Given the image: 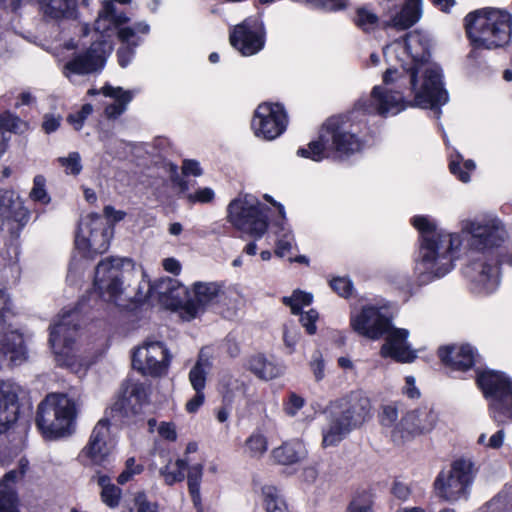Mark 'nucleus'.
I'll return each mask as SVG.
<instances>
[{
    "instance_id": "obj_1",
    "label": "nucleus",
    "mask_w": 512,
    "mask_h": 512,
    "mask_svg": "<svg viewBox=\"0 0 512 512\" xmlns=\"http://www.w3.org/2000/svg\"><path fill=\"white\" fill-rule=\"evenodd\" d=\"M440 66L433 61L406 64L398 69H387L383 75L386 85L394 84L398 89L412 96L407 103L420 108H434L448 101V92L444 88Z\"/></svg>"
},
{
    "instance_id": "obj_2",
    "label": "nucleus",
    "mask_w": 512,
    "mask_h": 512,
    "mask_svg": "<svg viewBox=\"0 0 512 512\" xmlns=\"http://www.w3.org/2000/svg\"><path fill=\"white\" fill-rule=\"evenodd\" d=\"M412 225L420 232L421 245L417 270L422 282L445 276L453 269L461 239L458 234L438 230L434 221L426 216H415Z\"/></svg>"
},
{
    "instance_id": "obj_3",
    "label": "nucleus",
    "mask_w": 512,
    "mask_h": 512,
    "mask_svg": "<svg viewBox=\"0 0 512 512\" xmlns=\"http://www.w3.org/2000/svg\"><path fill=\"white\" fill-rule=\"evenodd\" d=\"M371 403L363 393L355 391L333 401L326 410L327 424L322 428V446L334 447L369 417Z\"/></svg>"
},
{
    "instance_id": "obj_4",
    "label": "nucleus",
    "mask_w": 512,
    "mask_h": 512,
    "mask_svg": "<svg viewBox=\"0 0 512 512\" xmlns=\"http://www.w3.org/2000/svg\"><path fill=\"white\" fill-rule=\"evenodd\" d=\"M78 403L67 394H49L37 409L36 425L44 438L55 440L74 431Z\"/></svg>"
},
{
    "instance_id": "obj_5",
    "label": "nucleus",
    "mask_w": 512,
    "mask_h": 512,
    "mask_svg": "<svg viewBox=\"0 0 512 512\" xmlns=\"http://www.w3.org/2000/svg\"><path fill=\"white\" fill-rule=\"evenodd\" d=\"M351 128L348 118L332 116L324 123L319 139L310 142L308 148L299 149L297 154L320 161L325 157L324 151L329 145L342 155L357 152L361 148V142Z\"/></svg>"
},
{
    "instance_id": "obj_6",
    "label": "nucleus",
    "mask_w": 512,
    "mask_h": 512,
    "mask_svg": "<svg viewBox=\"0 0 512 512\" xmlns=\"http://www.w3.org/2000/svg\"><path fill=\"white\" fill-rule=\"evenodd\" d=\"M142 276L131 259L108 257L95 268L94 288L105 301L116 302L131 287L132 279Z\"/></svg>"
},
{
    "instance_id": "obj_7",
    "label": "nucleus",
    "mask_w": 512,
    "mask_h": 512,
    "mask_svg": "<svg viewBox=\"0 0 512 512\" xmlns=\"http://www.w3.org/2000/svg\"><path fill=\"white\" fill-rule=\"evenodd\" d=\"M268 210L256 197L247 194L230 202L227 219L236 229L260 239L268 229Z\"/></svg>"
},
{
    "instance_id": "obj_8",
    "label": "nucleus",
    "mask_w": 512,
    "mask_h": 512,
    "mask_svg": "<svg viewBox=\"0 0 512 512\" xmlns=\"http://www.w3.org/2000/svg\"><path fill=\"white\" fill-rule=\"evenodd\" d=\"M476 472L470 459L461 458L453 461L450 468L441 471L435 480L438 495L448 502L467 499Z\"/></svg>"
},
{
    "instance_id": "obj_9",
    "label": "nucleus",
    "mask_w": 512,
    "mask_h": 512,
    "mask_svg": "<svg viewBox=\"0 0 512 512\" xmlns=\"http://www.w3.org/2000/svg\"><path fill=\"white\" fill-rule=\"evenodd\" d=\"M231 304L223 286L217 282H196L193 290L188 291L184 306L185 313L189 318H195L203 313L208 307H214L224 317H231L235 313V306Z\"/></svg>"
},
{
    "instance_id": "obj_10",
    "label": "nucleus",
    "mask_w": 512,
    "mask_h": 512,
    "mask_svg": "<svg viewBox=\"0 0 512 512\" xmlns=\"http://www.w3.org/2000/svg\"><path fill=\"white\" fill-rule=\"evenodd\" d=\"M111 233L108 220L96 213L88 214L79 223L76 247L87 257L102 254L109 248Z\"/></svg>"
},
{
    "instance_id": "obj_11",
    "label": "nucleus",
    "mask_w": 512,
    "mask_h": 512,
    "mask_svg": "<svg viewBox=\"0 0 512 512\" xmlns=\"http://www.w3.org/2000/svg\"><path fill=\"white\" fill-rule=\"evenodd\" d=\"M463 230L470 233L469 240L471 253H489L494 248L500 247L507 239V231L502 221L494 216H488L480 220L469 221L463 226Z\"/></svg>"
},
{
    "instance_id": "obj_12",
    "label": "nucleus",
    "mask_w": 512,
    "mask_h": 512,
    "mask_svg": "<svg viewBox=\"0 0 512 512\" xmlns=\"http://www.w3.org/2000/svg\"><path fill=\"white\" fill-rule=\"evenodd\" d=\"M101 34L100 39L94 41L83 53L76 54L63 67V74L69 78L71 74L87 75L101 70L106 58L113 50L112 43Z\"/></svg>"
},
{
    "instance_id": "obj_13",
    "label": "nucleus",
    "mask_w": 512,
    "mask_h": 512,
    "mask_svg": "<svg viewBox=\"0 0 512 512\" xmlns=\"http://www.w3.org/2000/svg\"><path fill=\"white\" fill-rule=\"evenodd\" d=\"M112 448L110 422L103 418L94 426L89 440L80 451L78 458L84 465L106 467L111 463Z\"/></svg>"
},
{
    "instance_id": "obj_14",
    "label": "nucleus",
    "mask_w": 512,
    "mask_h": 512,
    "mask_svg": "<svg viewBox=\"0 0 512 512\" xmlns=\"http://www.w3.org/2000/svg\"><path fill=\"white\" fill-rule=\"evenodd\" d=\"M171 355L163 342L147 341L132 356V366L143 375L158 377L166 374Z\"/></svg>"
},
{
    "instance_id": "obj_15",
    "label": "nucleus",
    "mask_w": 512,
    "mask_h": 512,
    "mask_svg": "<svg viewBox=\"0 0 512 512\" xmlns=\"http://www.w3.org/2000/svg\"><path fill=\"white\" fill-rule=\"evenodd\" d=\"M79 313L70 310L61 314L50 326L49 343L55 355L69 358L76 346Z\"/></svg>"
},
{
    "instance_id": "obj_16",
    "label": "nucleus",
    "mask_w": 512,
    "mask_h": 512,
    "mask_svg": "<svg viewBox=\"0 0 512 512\" xmlns=\"http://www.w3.org/2000/svg\"><path fill=\"white\" fill-rule=\"evenodd\" d=\"M438 420L432 407L423 406L409 411L391 431L394 442L401 443L414 436L430 432Z\"/></svg>"
},
{
    "instance_id": "obj_17",
    "label": "nucleus",
    "mask_w": 512,
    "mask_h": 512,
    "mask_svg": "<svg viewBox=\"0 0 512 512\" xmlns=\"http://www.w3.org/2000/svg\"><path fill=\"white\" fill-rule=\"evenodd\" d=\"M391 326V317L382 307L364 306L359 313L351 316L352 329L370 340L382 338Z\"/></svg>"
},
{
    "instance_id": "obj_18",
    "label": "nucleus",
    "mask_w": 512,
    "mask_h": 512,
    "mask_svg": "<svg viewBox=\"0 0 512 512\" xmlns=\"http://www.w3.org/2000/svg\"><path fill=\"white\" fill-rule=\"evenodd\" d=\"M477 384L485 397H492V406L512 416V382L502 373L483 371L477 376Z\"/></svg>"
},
{
    "instance_id": "obj_19",
    "label": "nucleus",
    "mask_w": 512,
    "mask_h": 512,
    "mask_svg": "<svg viewBox=\"0 0 512 512\" xmlns=\"http://www.w3.org/2000/svg\"><path fill=\"white\" fill-rule=\"evenodd\" d=\"M287 116L279 104H260L255 110L251 126L257 136L272 140L286 129Z\"/></svg>"
},
{
    "instance_id": "obj_20",
    "label": "nucleus",
    "mask_w": 512,
    "mask_h": 512,
    "mask_svg": "<svg viewBox=\"0 0 512 512\" xmlns=\"http://www.w3.org/2000/svg\"><path fill=\"white\" fill-rule=\"evenodd\" d=\"M406 91H386L380 86H375L367 100H360L357 106L366 113L396 114L405 108Z\"/></svg>"
},
{
    "instance_id": "obj_21",
    "label": "nucleus",
    "mask_w": 512,
    "mask_h": 512,
    "mask_svg": "<svg viewBox=\"0 0 512 512\" xmlns=\"http://www.w3.org/2000/svg\"><path fill=\"white\" fill-rule=\"evenodd\" d=\"M385 335V343L380 349L382 357L391 358L401 363H410L416 359V352L410 348L407 342L408 330L391 326Z\"/></svg>"
},
{
    "instance_id": "obj_22",
    "label": "nucleus",
    "mask_w": 512,
    "mask_h": 512,
    "mask_svg": "<svg viewBox=\"0 0 512 512\" xmlns=\"http://www.w3.org/2000/svg\"><path fill=\"white\" fill-rule=\"evenodd\" d=\"M126 22L127 18L124 14L116 13L113 2L104 1L95 21L94 32H109L112 30H116V32H147L149 30V26L144 22L137 23L134 27L122 28V25Z\"/></svg>"
},
{
    "instance_id": "obj_23",
    "label": "nucleus",
    "mask_w": 512,
    "mask_h": 512,
    "mask_svg": "<svg viewBox=\"0 0 512 512\" xmlns=\"http://www.w3.org/2000/svg\"><path fill=\"white\" fill-rule=\"evenodd\" d=\"M144 285L148 290H152L154 298H157L165 306H182L184 308L188 290L178 280L166 277L159 279L153 284L145 282Z\"/></svg>"
},
{
    "instance_id": "obj_24",
    "label": "nucleus",
    "mask_w": 512,
    "mask_h": 512,
    "mask_svg": "<svg viewBox=\"0 0 512 512\" xmlns=\"http://www.w3.org/2000/svg\"><path fill=\"white\" fill-rule=\"evenodd\" d=\"M441 361L453 370L465 371L476 361V353L468 344L441 347L438 351Z\"/></svg>"
},
{
    "instance_id": "obj_25",
    "label": "nucleus",
    "mask_w": 512,
    "mask_h": 512,
    "mask_svg": "<svg viewBox=\"0 0 512 512\" xmlns=\"http://www.w3.org/2000/svg\"><path fill=\"white\" fill-rule=\"evenodd\" d=\"M391 47L394 51L403 50L411 57V63L430 60L429 39L427 34H404Z\"/></svg>"
},
{
    "instance_id": "obj_26",
    "label": "nucleus",
    "mask_w": 512,
    "mask_h": 512,
    "mask_svg": "<svg viewBox=\"0 0 512 512\" xmlns=\"http://www.w3.org/2000/svg\"><path fill=\"white\" fill-rule=\"evenodd\" d=\"M123 393V399L116 401L112 406L111 411L128 415L127 402L129 399L133 398L135 400V404L132 405V411L133 413H137L141 405L148 399L149 385L134 380H128L124 385Z\"/></svg>"
},
{
    "instance_id": "obj_27",
    "label": "nucleus",
    "mask_w": 512,
    "mask_h": 512,
    "mask_svg": "<svg viewBox=\"0 0 512 512\" xmlns=\"http://www.w3.org/2000/svg\"><path fill=\"white\" fill-rule=\"evenodd\" d=\"M17 394L7 383L0 384V433L17 420Z\"/></svg>"
},
{
    "instance_id": "obj_28",
    "label": "nucleus",
    "mask_w": 512,
    "mask_h": 512,
    "mask_svg": "<svg viewBox=\"0 0 512 512\" xmlns=\"http://www.w3.org/2000/svg\"><path fill=\"white\" fill-rule=\"evenodd\" d=\"M0 211L2 215L13 219L21 226L30 218V211L24 206V202L9 190H0Z\"/></svg>"
},
{
    "instance_id": "obj_29",
    "label": "nucleus",
    "mask_w": 512,
    "mask_h": 512,
    "mask_svg": "<svg viewBox=\"0 0 512 512\" xmlns=\"http://www.w3.org/2000/svg\"><path fill=\"white\" fill-rule=\"evenodd\" d=\"M421 17L422 0H406L401 10L396 13L383 28L407 30L415 25Z\"/></svg>"
},
{
    "instance_id": "obj_30",
    "label": "nucleus",
    "mask_w": 512,
    "mask_h": 512,
    "mask_svg": "<svg viewBox=\"0 0 512 512\" xmlns=\"http://www.w3.org/2000/svg\"><path fill=\"white\" fill-rule=\"evenodd\" d=\"M101 92L106 97L113 98L115 101L108 104L104 109V114L108 119H116L123 114L128 104L133 99V93L129 90H123L121 87L105 85Z\"/></svg>"
},
{
    "instance_id": "obj_31",
    "label": "nucleus",
    "mask_w": 512,
    "mask_h": 512,
    "mask_svg": "<svg viewBox=\"0 0 512 512\" xmlns=\"http://www.w3.org/2000/svg\"><path fill=\"white\" fill-rule=\"evenodd\" d=\"M307 455L305 445L300 440L284 442L272 450L274 460L282 465H292L303 460Z\"/></svg>"
},
{
    "instance_id": "obj_32",
    "label": "nucleus",
    "mask_w": 512,
    "mask_h": 512,
    "mask_svg": "<svg viewBox=\"0 0 512 512\" xmlns=\"http://www.w3.org/2000/svg\"><path fill=\"white\" fill-rule=\"evenodd\" d=\"M212 358L207 349L202 348L197 360L189 372V382L195 391H204L207 375L212 369Z\"/></svg>"
},
{
    "instance_id": "obj_33",
    "label": "nucleus",
    "mask_w": 512,
    "mask_h": 512,
    "mask_svg": "<svg viewBox=\"0 0 512 512\" xmlns=\"http://www.w3.org/2000/svg\"><path fill=\"white\" fill-rule=\"evenodd\" d=\"M38 2L43 14L51 19L70 18L75 13L74 0H38Z\"/></svg>"
},
{
    "instance_id": "obj_34",
    "label": "nucleus",
    "mask_w": 512,
    "mask_h": 512,
    "mask_svg": "<svg viewBox=\"0 0 512 512\" xmlns=\"http://www.w3.org/2000/svg\"><path fill=\"white\" fill-rule=\"evenodd\" d=\"M264 34H230V43L242 55L250 56L264 46Z\"/></svg>"
},
{
    "instance_id": "obj_35",
    "label": "nucleus",
    "mask_w": 512,
    "mask_h": 512,
    "mask_svg": "<svg viewBox=\"0 0 512 512\" xmlns=\"http://www.w3.org/2000/svg\"><path fill=\"white\" fill-rule=\"evenodd\" d=\"M490 7L469 12L463 19L466 32H490Z\"/></svg>"
},
{
    "instance_id": "obj_36",
    "label": "nucleus",
    "mask_w": 512,
    "mask_h": 512,
    "mask_svg": "<svg viewBox=\"0 0 512 512\" xmlns=\"http://www.w3.org/2000/svg\"><path fill=\"white\" fill-rule=\"evenodd\" d=\"M249 369L257 377L264 380H271L282 373V368L271 361H268L262 355L253 356L249 360Z\"/></svg>"
},
{
    "instance_id": "obj_37",
    "label": "nucleus",
    "mask_w": 512,
    "mask_h": 512,
    "mask_svg": "<svg viewBox=\"0 0 512 512\" xmlns=\"http://www.w3.org/2000/svg\"><path fill=\"white\" fill-rule=\"evenodd\" d=\"M474 49H496L510 41L511 34H467Z\"/></svg>"
},
{
    "instance_id": "obj_38",
    "label": "nucleus",
    "mask_w": 512,
    "mask_h": 512,
    "mask_svg": "<svg viewBox=\"0 0 512 512\" xmlns=\"http://www.w3.org/2000/svg\"><path fill=\"white\" fill-rule=\"evenodd\" d=\"M26 123L22 121L18 116L5 111L0 114V130H5L14 133H21L26 129ZM6 143L4 134L0 131V155L5 151Z\"/></svg>"
},
{
    "instance_id": "obj_39",
    "label": "nucleus",
    "mask_w": 512,
    "mask_h": 512,
    "mask_svg": "<svg viewBox=\"0 0 512 512\" xmlns=\"http://www.w3.org/2000/svg\"><path fill=\"white\" fill-rule=\"evenodd\" d=\"M490 32H512V13L506 9L490 7Z\"/></svg>"
},
{
    "instance_id": "obj_40",
    "label": "nucleus",
    "mask_w": 512,
    "mask_h": 512,
    "mask_svg": "<svg viewBox=\"0 0 512 512\" xmlns=\"http://www.w3.org/2000/svg\"><path fill=\"white\" fill-rule=\"evenodd\" d=\"M262 494L266 512H288L287 505L276 487L264 486Z\"/></svg>"
},
{
    "instance_id": "obj_41",
    "label": "nucleus",
    "mask_w": 512,
    "mask_h": 512,
    "mask_svg": "<svg viewBox=\"0 0 512 512\" xmlns=\"http://www.w3.org/2000/svg\"><path fill=\"white\" fill-rule=\"evenodd\" d=\"M121 43L117 55L119 64L126 67L133 56L134 48L138 45L136 34H117Z\"/></svg>"
},
{
    "instance_id": "obj_42",
    "label": "nucleus",
    "mask_w": 512,
    "mask_h": 512,
    "mask_svg": "<svg viewBox=\"0 0 512 512\" xmlns=\"http://www.w3.org/2000/svg\"><path fill=\"white\" fill-rule=\"evenodd\" d=\"M267 449V439L261 433H253L245 441V454L251 458H261L266 453Z\"/></svg>"
},
{
    "instance_id": "obj_43",
    "label": "nucleus",
    "mask_w": 512,
    "mask_h": 512,
    "mask_svg": "<svg viewBox=\"0 0 512 512\" xmlns=\"http://www.w3.org/2000/svg\"><path fill=\"white\" fill-rule=\"evenodd\" d=\"M471 269L477 270L478 268H481L479 271V275L477 277V281L483 285V288L486 291H491L494 289V287L497 284V277H496V269L490 264L487 263H472Z\"/></svg>"
},
{
    "instance_id": "obj_44",
    "label": "nucleus",
    "mask_w": 512,
    "mask_h": 512,
    "mask_svg": "<svg viewBox=\"0 0 512 512\" xmlns=\"http://www.w3.org/2000/svg\"><path fill=\"white\" fill-rule=\"evenodd\" d=\"M176 468L171 469L169 465H166L160 470V474L163 476L166 484L173 485L176 482H180L185 478V470L188 466V461L184 459H178L175 463Z\"/></svg>"
},
{
    "instance_id": "obj_45",
    "label": "nucleus",
    "mask_w": 512,
    "mask_h": 512,
    "mask_svg": "<svg viewBox=\"0 0 512 512\" xmlns=\"http://www.w3.org/2000/svg\"><path fill=\"white\" fill-rule=\"evenodd\" d=\"M149 282L145 279V275L136 279H132L131 287L125 292L129 298H134L137 301H143L148 298H154L152 290H148L144 283Z\"/></svg>"
},
{
    "instance_id": "obj_46",
    "label": "nucleus",
    "mask_w": 512,
    "mask_h": 512,
    "mask_svg": "<svg viewBox=\"0 0 512 512\" xmlns=\"http://www.w3.org/2000/svg\"><path fill=\"white\" fill-rule=\"evenodd\" d=\"M57 161L67 175L77 176L82 171L81 156L78 152H70L68 156L59 157Z\"/></svg>"
},
{
    "instance_id": "obj_47",
    "label": "nucleus",
    "mask_w": 512,
    "mask_h": 512,
    "mask_svg": "<svg viewBox=\"0 0 512 512\" xmlns=\"http://www.w3.org/2000/svg\"><path fill=\"white\" fill-rule=\"evenodd\" d=\"M283 302L291 308L292 314H300L302 305L312 302V295L303 291H295L292 296L284 297Z\"/></svg>"
},
{
    "instance_id": "obj_48",
    "label": "nucleus",
    "mask_w": 512,
    "mask_h": 512,
    "mask_svg": "<svg viewBox=\"0 0 512 512\" xmlns=\"http://www.w3.org/2000/svg\"><path fill=\"white\" fill-rule=\"evenodd\" d=\"M354 21L359 28L369 29L378 22V16L367 7H359Z\"/></svg>"
},
{
    "instance_id": "obj_49",
    "label": "nucleus",
    "mask_w": 512,
    "mask_h": 512,
    "mask_svg": "<svg viewBox=\"0 0 512 512\" xmlns=\"http://www.w3.org/2000/svg\"><path fill=\"white\" fill-rule=\"evenodd\" d=\"M46 179L42 175H36L33 180V188L30 191V198L34 201L47 204L50 201L45 189Z\"/></svg>"
},
{
    "instance_id": "obj_50",
    "label": "nucleus",
    "mask_w": 512,
    "mask_h": 512,
    "mask_svg": "<svg viewBox=\"0 0 512 512\" xmlns=\"http://www.w3.org/2000/svg\"><path fill=\"white\" fill-rule=\"evenodd\" d=\"M476 165L473 160H466L463 164V168L459 161L452 160L449 164V168L452 174L457 176L460 181L467 183L470 181L469 172L475 169Z\"/></svg>"
},
{
    "instance_id": "obj_51",
    "label": "nucleus",
    "mask_w": 512,
    "mask_h": 512,
    "mask_svg": "<svg viewBox=\"0 0 512 512\" xmlns=\"http://www.w3.org/2000/svg\"><path fill=\"white\" fill-rule=\"evenodd\" d=\"M93 112V106L89 103L84 104L79 111L70 114L67 117V121L74 127L75 130L79 131L89 115Z\"/></svg>"
},
{
    "instance_id": "obj_52",
    "label": "nucleus",
    "mask_w": 512,
    "mask_h": 512,
    "mask_svg": "<svg viewBox=\"0 0 512 512\" xmlns=\"http://www.w3.org/2000/svg\"><path fill=\"white\" fill-rule=\"evenodd\" d=\"M331 288L341 297L348 298L352 295L353 284L347 277H335L330 281Z\"/></svg>"
},
{
    "instance_id": "obj_53",
    "label": "nucleus",
    "mask_w": 512,
    "mask_h": 512,
    "mask_svg": "<svg viewBox=\"0 0 512 512\" xmlns=\"http://www.w3.org/2000/svg\"><path fill=\"white\" fill-rule=\"evenodd\" d=\"M102 502L110 508H115L119 505L121 498V489L116 485L105 487L100 493Z\"/></svg>"
},
{
    "instance_id": "obj_54",
    "label": "nucleus",
    "mask_w": 512,
    "mask_h": 512,
    "mask_svg": "<svg viewBox=\"0 0 512 512\" xmlns=\"http://www.w3.org/2000/svg\"><path fill=\"white\" fill-rule=\"evenodd\" d=\"M143 471L142 465H136L135 458L130 457L126 460L125 470L118 476V483L123 485L132 479L134 475H138Z\"/></svg>"
},
{
    "instance_id": "obj_55",
    "label": "nucleus",
    "mask_w": 512,
    "mask_h": 512,
    "mask_svg": "<svg viewBox=\"0 0 512 512\" xmlns=\"http://www.w3.org/2000/svg\"><path fill=\"white\" fill-rule=\"evenodd\" d=\"M294 244V236L291 232L287 231L281 235H278L275 254L279 257H283L289 252Z\"/></svg>"
},
{
    "instance_id": "obj_56",
    "label": "nucleus",
    "mask_w": 512,
    "mask_h": 512,
    "mask_svg": "<svg viewBox=\"0 0 512 512\" xmlns=\"http://www.w3.org/2000/svg\"><path fill=\"white\" fill-rule=\"evenodd\" d=\"M264 25L259 17H249L237 25L234 32H263Z\"/></svg>"
},
{
    "instance_id": "obj_57",
    "label": "nucleus",
    "mask_w": 512,
    "mask_h": 512,
    "mask_svg": "<svg viewBox=\"0 0 512 512\" xmlns=\"http://www.w3.org/2000/svg\"><path fill=\"white\" fill-rule=\"evenodd\" d=\"M214 191L211 188L205 187L197 190L194 193L187 194L186 198L189 203H210L214 199Z\"/></svg>"
},
{
    "instance_id": "obj_58",
    "label": "nucleus",
    "mask_w": 512,
    "mask_h": 512,
    "mask_svg": "<svg viewBox=\"0 0 512 512\" xmlns=\"http://www.w3.org/2000/svg\"><path fill=\"white\" fill-rule=\"evenodd\" d=\"M203 475V465L195 464L191 466L188 470L187 482L188 489H200V484Z\"/></svg>"
},
{
    "instance_id": "obj_59",
    "label": "nucleus",
    "mask_w": 512,
    "mask_h": 512,
    "mask_svg": "<svg viewBox=\"0 0 512 512\" xmlns=\"http://www.w3.org/2000/svg\"><path fill=\"white\" fill-rule=\"evenodd\" d=\"M346 512H373L372 502L368 497H356L350 502Z\"/></svg>"
},
{
    "instance_id": "obj_60",
    "label": "nucleus",
    "mask_w": 512,
    "mask_h": 512,
    "mask_svg": "<svg viewBox=\"0 0 512 512\" xmlns=\"http://www.w3.org/2000/svg\"><path fill=\"white\" fill-rule=\"evenodd\" d=\"M324 360L320 351H315L310 361V368L314 374L316 381H321L324 378Z\"/></svg>"
},
{
    "instance_id": "obj_61",
    "label": "nucleus",
    "mask_w": 512,
    "mask_h": 512,
    "mask_svg": "<svg viewBox=\"0 0 512 512\" xmlns=\"http://www.w3.org/2000/svg\"><path fill=\"white\" fill-rule=\"evenodd\" d=\"M381 424L385 427H394L397 425L395 422L398 419L397 408L392 405L383 407L382 414L380 416Z\"/></svg>"
},
{
    "instance_id": "obj_62",
    "label": "nucleus",
    "mask_w": 512,
    "mask_h": 512,
    "mask_svg": "<svg viewBox=\"0 0 512 512\" xmlns=\"http://www.w3.org/2000/svg\"><path fill=\"white\" fill-rule=\"evenodd\" d=\"M318 319V312L314 309H310L306 313L301 315L300 321L305 327L308 334L312 335L316 332V321Z\"/></svg>"
},
{
    "instance_id": "obj_63",
    "label": "nucleus",
    "mask_w": 512,
    "mask_h": 512,
    "mask_svg": "<svg viewBox=\"0 0 512 512\" xmlns=\"http://www.w3.org/2000/svg\"><path fill=\"white\" fill-rule=\"evenodd\" d=\"M137 512H157V506L147 500L144 492H138L134 498Z\"/></svg>"
},
{
    "instance_id": "obj_64",
    "label": "nucleus",
    "mask_w": 512,
    "mask_h": 512,
    "mask_svg": "<svg viewBox=\"0 0 512 512\" xmlns=\"http://www.w3.org/2000/svg\"><path fill=\"white\" fill-rule=\"evenodd\" d=\"M504 436H505L504 430L501 429V430L497 431L495 434H493L489 438L488 443L486 444L485 443L486 435L481 434L478 438V443L486 445L487 447L492 448V449H498L503 444Z\"/></svg>"
}]
</instances>
